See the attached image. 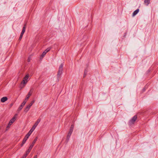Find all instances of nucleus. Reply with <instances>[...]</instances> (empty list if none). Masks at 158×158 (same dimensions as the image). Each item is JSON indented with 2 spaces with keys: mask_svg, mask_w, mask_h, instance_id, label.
Wrapping results in <instances>:
<instances>
[{
  "mask_svg": "<svg viewBox=\"0 0 158 158\" xmlns=\"http://www.w3.org/2000/svg\"><path fill=\"white\" fill-rule=\"evenodd\" d=\"M12 122H11L10 121L9 123H8V126H7V127H9L12 124Z\"/></svg>",
  "mask_w": 158,
  "mask_h": 158,
  "instance_id": "nucleus-25",
  "label": "nucleus"
},
{
  "mask_svg": "<svg viewBox=\"0 0 158 158\" xmlns=\"http://www.w3.org/2000/svg\"><path fill=\"white\" fill-rule=\"evenodd\" d=\"M33 90H34L33 89V88H32L31 89H30V91H29V92L30 93V94H32L33 92Z\"/></svg>",
  "mask_w": 158,
  "mask_h": 158,
  "instance_id": "nucleus-21",
  "label": "nucleus"
},
{
  "mask_svg": "<svg viewBox=\"0 0 158 158\" xmlns=\"http://www.w3.org/2000/svg\"><path fill=\"white\" fill-rule=\"evenodd\" d=\"M87 73V71L86 70H85L84 71V75H83V77H85L86 74Z\"/></svg>",
  "mask_w": 158,
  "mask_h": 158,
  "instance_id": "nucleus-20",
  "label": "nucleus"
},
{
  "mask_svg": "<svg viewBox=\"0 0 158 158\" xmlns=\"http://www.w3.org/2000/svg\"><path fill=\"white\" fill-rule=\"evenodd\" d=\"M26 103V101L24 100V101L22 102V103L21 104V105L23 106H24V105H25V104Z\"/></svg>",
  "mask_w": 158,
  "mask_h": 158,
  "instance_id": "nucleus-23",
  "label": "nucleus"
},
{
  "mask_svg": "<svg viewBox=\"0 0 158 158\" xmlns=\"http://www.w3.org/2000/svg\"><path fill=\"white\" fill-rule=\"evenodd\" d=\"M41 118H39L37 121L34 124V125L33 126L30 131L27 133V134H28L29 135H31L32 132L33 131L35 130V127L37 126L39 123L40 121Z\"/></svg>",
  "mask_w": 158,
  "mask_h": 158,
  "instance_id": "nucleus-2",
  "label": "nucleus"
},
{
  "mask_svg": "<svg viewBox=\"0 0 158 158\" xmlns=\"http://www.w3.org/2000/svg\"><path fill=\"white\" fill-rule=\"evenodd\" d=\"M37 155H35V156L34 157V158H37Z\"/></svg>",
  "mask_w": 158,
  "mask_h": 158,
  "instance_id": "nucleus-29",
  "label": "nucleus"
},
{
  "mask_svg": "<svg viewBox=\"0 0 158 158\" xmlns=\"http://www.w3.org/2000/svg\"><path fill=\"white\" fill-rule=\"evenodd\" d=\"M31 107V106H30L29 105H27L25 108L24 109V111L26 113H27V111L29 110L30 108Z\"/></svg>",
  "mask_w": 158,
  "mask_h": 158,
  "instance_id": "nucleus-8",
  "label": "nucleus"
},
{
  "mask_svg": "<svg viewBox=\"0 0 158 158\" xmlns=\"http://www.w3.org/2000/svg\"><path fill=\"white\" fill-rule=\"evenodd\" d=\"M144 3L146 4V5L148 6L150 3L149 0H144Z\"/></svg>",
  "mask_w": 158,
  "mask_h": 158,
  "instance_id": "nucleus-17",
  "label": "nucleus"
},
{
  "mask_svg": "<svg viewBox=\"0 0 158 158\" xmlns=\"http://www.w3.org/2000/svg\"><path fill=\"white\" fill-rule=\"evenodd\" d=\"M23 107V106L21 105L19 106V107L18 108V111H19L20 110H21L22 109Z\"/></svg>",
  "mask_w": 158,
  "mask_h": 158,
  "instance_id": "nucleus-19",
  "label": "nucleus"
},
{
  "mask_svg": "<svg viewBox=\"0 0 158 158\" xmlns=\"http://www.w3.org/2000/svg\"><path fill=\"white\" fill-rule=\"evenodd\" d=\"M30 135H28V134H27L25 136L24 138L23 139V141L21 144V147H22L23 145L26 142V141L28 139V138L29 137Z\"/></svg>",
  "mask_w": 158,
  "mask_h": 158,
  "instance_id": "nucleus-4",
  "label": "nucleus"
},
{
  "mask_svg": "<svg viewBox=\"0 0 158 158\" xmlns=\"http://www.w3.org/2000/svg\"><path fill=\"white\" fill-rule=\"evenodd\" d=\"M143 91H144V90H145V89H143Z\"/></svg>",
  "mask_w": 158,
  "mask_h": 158,
  "instance_id": "nucleus-32",
  "label": "nucleus"
},
{
  "mask_svg": "<svg viewBox=\"0 0 158 158\" xmlns=\"http://www.w3.org/2000/svg\"><path fill=\"white\" fill-rule=\"evenodd\" d=\"M17 114H16L15 116H14V117L11 119V120H10V121L11 122H12V123H14V122L15 121V116L16 115H17Z\"/></svg>",
  "mask_w": 158,
  "mask_h": 158,
  "instance_id": "nucleus-18",
  "label": "nucleus"
},
{
  "mask_svg": "<svg viewBox=\"0 0 158 158\" xmlns=\"http://www.w3.org/2000/svg\"><path fill=\"white\" fill-rule=\"evenodd\" d=\"M11 106H12V105H13V104H11Z\"/></svg>",
  "mask_w": 158,
  "mask_h": 158,
  "instance_id": "nucleus-31",
  "label": "nucleus"
},
{
  "mask_svg": "<svg viewBox=\"0 0 158 158\" xmlns=\"http://www.w3.org/2000/svg\"><path fill=\"white\" fill-rule=\"evenodd\" d=\"M73 128H74L73 125V124L71 126V127H70L69 131H70L71 132H72L73 131Z\"/></svg>",
  "mask_w": 158,
  "mask_h": 158,
  "instance_id": "nucleus-16",
  "label": "nucleus"
},
{
  "mask_svg": "<svg viewBox=\"0 0 158 158\" xmlns=\"http://www.w3.org/2000/svg\"><path fill=\"white\" fill-rule=\"evenodd\" d=\"M26 157L27 156L24 154V155L23 156L22 158H26Z\"/></svg>",
  "mask_w": 158,
  "mask_h": 158,
  "instance_id": "nucleus-28",
  "label": "nucleus"
},
{
  "mask_svg": "<svg viewBox=\"0 0 158 158\" xmlns=\"http://www.w3.org/2000/svg\"><path fill=\"white\" fill-rule=\"evenodd\" d=\"M31 95V94H30V93L28 92V94L26 96L27 97H28L29 98L30 97V96Z\"/></svg>",
  "mask_w": 158,
  "mask_h": 158,
  "instance_id": "nucleus-24",
  "label": "nucleus"
},
{
  "mask_svg": "<svg viewBox=\"0 0 158 158\" xmlns=\"http://www.w3.org/2000/svg\"><path fill=\"white\" fill-rule=\"evenodd\" d=\"M26 26V24H25L24 25V26L23 27L21 33H23V34H24V33L25 31Z\"/></svg>",
  "mask_w": 158,
  "mask_h": 158,
  "instance_id": "nucleus-14",
  "label": "nucleus"
},
{
  "mask_svg": "<svg viewBox=\"0 0 158 158\" xmlns=\"http://www.w3.org/2000/svg\"><path fill=\"white\" fill-rule=\"evenodd\" d=\"M72 133V132H71L70 131H69V133H68V134L67 136V138H66V140H67V142H68L69 140V139Z\"/></svg>",
  "mask_w": 158,
  "mask_h": 158,
  "instance_id": "nucleus-9",
  "label": "nucleus"
},
{
  "mask_svg": "<svg viewBox=\"0 0 158 158\" xmlns=\"http://www.w3.org/2000/svg\"><path fill=\"white\" fill-rule=\"evenodd\" d=\"M139 9H138L135 10L133 13L132 16H135L139 12Z\"/></svg>",
  "mask_w": 158,
  "mask_h": 158,
  "instance_id": "nucleus-11",
  "label": "nucleus"
},
{
  "mask_svg": "<svg viewBox=\"0 0 158 158\" xmlns=\"http://www.w3.org/2000/svg\"><path fill=\"white\" fill-rule=\"evenodd\" d=\"M7 98L6 97H4L2 98L1 100V101L2 102H5L7 100Z\"/></svg>",
  "mask_w": 158,
  "mask_h": 158,
  "instance_id": "nucleus-10",
  "label": "nucleus"
},
{
  "mask_svg": "<svg viewBox=\"0 0 158 158\" xmlns=\"http://www.w3.org/2000/svg\"><path fill=\"white\" fill-rule=\"evenodd\" d=\"M51 49V47H49L47 48L42 53L41 55V57H44V55L47 53L49 52Z\"/></svg>",
  "mask_w": 158,
  "mask_h": 158,
  "instance_id": "nucleus-5",
  "label": "nucleus"
},
{
  "mask_svg": "<svg viewBox=\"0 0 158 158\" xmlns=\"http://www.w3.org/2000/svg\"><path fill=\"white\" fill-rule=\"evenodd\" d=\"M63 64H61L59 67L58 70L57 74V80L59 81L60 78L61 77V76L62 74Z\"/></svg>",
  "mask_w": 158,
  "mask_h": 158,
  "instance_id": "nucleus-1",
  "label": "nucleus"
},
{
  "mask_svg": "<svg viewBox=\"0 0 158 158\" xmlns=\"http://www.w3.org/2000/svg\"><path fill=\"white\" fill-rule=\"evenodd\" d=\"M34 102H35V101L33 100L29 104V105L31 106L33 104V103H34Z\"/></svg>",
  "mask_w": 158,
  "mask_h": 158,
  "instance_id": "nucleus-22",
  "label": "nucleus"
},
{
  "mask_svg": "<svg viewBox=\"0 0 158 158\" xmlns=\"http://www.w3.org/2000/svg\"><path fill=\"white\" fill-rule=\"evenodd\" d=\"M22 37H23V36H22V35H20V37H19V40H21V39H22Z\"/></svg>",
  "mask_w": 158,
  "mask_h": 158,
  "instance_id": "nucleus-27",
  "label": "nucleus"
},
{
  "mask_svg": "<svg viewBox=\"0 0 158 158\" xmlns=\"http://www.w3.org/2000/svg\"><path fill=\"white\" fill-rule=\"evenodd\" d=\"M26 26V24H25L24 25V26L23 27L21 33H23V34H24V33L25 31Z\"/></svg>",
  "mask_w": 158,
  "mask_h": 158,
  "instance_id": "nucleus-15",
  "label": "nucleus"
},
{
  "mask_svg": "<svg viewBox=\"0 0 158 158\" xmlns=\"http://www.w3.org/2000/svg\"><path fill=\"white\" fill-rule=\"evenodd\" d=\"M31 150V148H29V149L26 151V153L24 154V155L27 156V155L29 153Z\"/></svg>",
  "mask_w": 158,
  "mask_h": 158,
  "instance_id": "nucleus-12",
  "label": "nucleus"
},
{
  "mask_svg": "<svg viewBox=\"0 0 158 158\" xmlns=\"http://www.w3.org/2000/svg\"><path fill=\"white\" fill-rule=\"evenodd\" d=\"M38 139V137H36L35 139H34V140L33 141L32 144L30 145V146L29 148H31V149H32V147H33L34 144L36 142V141L37 139Z\"/></svg>",
  "mask_w": 158,
  "mask_h": 158,
  "instance_id": "nucleus-7",
  "label": "nucleus"
},
{
  "mask_svg": "<svg viewBox=\"0 0 158 158\" xmlns=\"http://www.w3.org/2000/svg\"><path fill=\"white\" fill-rule=\"evenodd\" d=\"M26 26V24H25L24 25V26L23 27L21 33H23V34H24V33L25 31Z\"/></svg>",
  "mask_w": 158,
  "mask_h": 158,
  "instance_id": "nucleus-13",
  "label": "nucleus"
},
{
  "mask_svg": "<svg viewBox=\"0 0 158 158\" xmlns=\"http://www.w3.org/2000/svg\"><path fill=\"white\" fill-rule=\"evenodd\" d=\"M126 33H125V35H124V36L125 37V35H126Z\"/></svg>",
  "mask_w": 158,
  "mask_h": 158,
  "instance_id": "nucleus-33",
  "label": "nucleus"
},
{
  "mask_svg": "<svg viewBox=\"0 0 158 158\" xmlns=\"http://www.w3.org/2000/svg\"><path fill=\"white\" fill-rule=\"evenodd\" d=\"M23 34H23V33H21V34H20V35H22V36H23Z\"/></svg>",
  "mask_w": 158,
  "mask_h": 158,
  "instance_id": "nucleus-30",
  "label": "nucleus"
},
{
  "mask_svg": "<svg viewBox=\"0 0 158 158\" xmlns=\"http://www.w3.org/2000/svg\"><path fill=\"white\" fill-rule=\"evenodd\" d=\"M137 118V115H135L129 122V125H131L134 123L135 122Z\"/></svg>",
  "mask_w": 158,
  "mask_h": 158,
  "instance_id": "nucleus-3",
  "label": "nucleus"
},
{
  "mask_svg": "<svg viewBox=\"0 0 158 158\" xmlns=\"http://www.w3.org/2000/svg\"><path fill=\"white\" fill-rule=\"evenodd\" d=\"M29 98L26 96V98H25V100H24L25 101H26V102H27V101L28 100V99H29Z\"/></svg>",
  "mask_w": 158,
  "mask_h": 158,
  "instance_id": "nucleus-26",
  "label": "nucleus"
},
{
  "mask_svg": "<svg viewBox=\"0 0 158 158\" xmlns=\"http://www.w3.org/2000/svg\"><path fill=\"white\" fill-rule=\"evenodd\" d=\"M29 77V74H27L26 76L24 77L23 81L24 84H25L27 82V80Z\"/></svg>",
  "mask_w": 158,
  "mask_h": 158,
  "instance_id": "nucleus-6",
  "label": "nucleus"
}]
</instances>
